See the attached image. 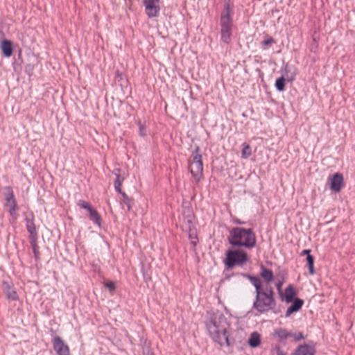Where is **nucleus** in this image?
Instances as JSON below:
<instances>
[{
    "label": "nucleus",
    "mask_w": 355,
    "mask_h": 355,
    "mask_svg": "<svg viewBox=\"0 0 355 355\" xmlns=\"http://www.w3.org/2000/svg\"><path fill=\"white\" fill-rule=\"evenodd\" d=\"M220 36L221 40L225 44H230L232 37V29L233 21L232 18V11L229 5H225L224 10L220 16Z\"/></svg>",
    "instance_id": "20e7f679"
},
{
    "label": "nucleus",
    "mask_w": 355,
    "mask_h": 355,
    "mask_svg": "<svg viewBox=\"0 0 355 355\" xmlns=\"http://www.w3.org/2000/svg\"><path fill=\"white\" fill-rule=\"evenodd\" d=\"M77 205L82 209H85L86 210H87L91 207V205H89V202H87L83 200H78L77 202Z\"/></svg>",
    "instance_id": "bb28decb"
},
{
    "label": "nucleus",
    "mask_w": 355,
    "mask_h": 355,
    "mask_svg": "<svg viewBox=\"0 0 355 355\" xmlns=\"http://www.w3.org/2000/svg\"><path fill=\"white\" fill-rule=\"evenodd\" d=\"M307 265L310 275H313L315 273L314 268V258L311 254H308L306 257Z\"/></svg>",
    "instance_id": "5701e85b"
},
{
    "label": "nucleus",
    "mask_w": 355,
    "mask_h": 355,
    "mask_svg": "<svg viewBox=\"0 0 355 355\" xmlns=\"http://www.w3.org/2000/svg\"><path fill=\"white\" fill-rule=\"evenodd\" d=\"M31 243H32L33 247L34 253H35V256H37V254L38 253V251L37 250V245H36V243H35V241H33L32 240Z\"/></svg>",
    "instance_id": "7c9ffc66"
},
{
    "label": "nucleus",
    "mask_w": 355,
    "mask_h": 355,
    "mask_svg": "<svg viewBox=\"0 0 355 355\" xmlns=\"http://www.w3.org/2000/svg\"><path fill=\"white\" fill-rule=\"evenodd\" d=\"M293 302V304L286 310V317H289L293 313L298 311L304 304V301L300 298H295Z\"/></svg>",
    "instance_id": "dca6fc26"
},
{
    "label": "nucleus",
    "mask_w": 355,
    "mask_h": 355,
    "mask_svg": "<svg viewBox=\"0 0 355 355\" xmlns=\"http://www.w3.org/2000/svg\"><path fill=\"white\" fill-rule=\"evenodd\" d=\"M243 148L241 152L242 157L246 159L249 157L251 155V148L250 145L247 144H243Z\"/></svg>",
    "instance_id": "393cba45"
},
{
    "label": "nucleus",
    "mask_w": 355,
    "mask_h": 355,
    "mask_svg": "<svg viewBox=\"0 0 355 355\" xmlns=\"http://www.w3.org/2000/svg\"><path fill=\"white\" fill-rule=\"evenodd\" d=\"M248 343L251 347H253V348L257 347L261 344L260 334L257 331L252 332L250 334V336L249 338Z\"/></svg>",
    "instance_id": "f3484780"
},
{
    "label": "nucleus",
    "mask_w": 355,
    "mask_h": 355,
    "mask_svg": "<svg viewBox=\"0 0 355 355\" xmlns=\"http://www.w3.org/2000/svg\"><path fill=\"white\" fill-rule=\"evenodd\" d=\"M139 134L142 137L146 135L145 128L141 125L139 127Z\"/></svg>",
    "instance_id": "2f4dec72"
},
{
    "label": "nucleus",
    "mask_w": 355,
    "mask_h": 355,
    "mask_svg": "<svg viewBox=\"0 0 355 355\" xmlns=\"http://www.w3.org/2000/svg\"><path fill=\"white\" fill-rule=\"evenodd\" d=\"M343 187V176L339 173H335L331 178V189L335 192H339Z\"/></svg>",
    "instance_id": "f8f14e48"
},
{
    "label": "nucleus",
    "mask_w": 355,
    "mask_h": 355,
    "mask_svg": "<svg viewBox=\"0 0 355 355\" xmlns=\"http://www.w3.org/2000/svg\"><path fill=\"white\" fill-rule=\"evenodd\" d=\"M274 334L281 341L286 340L288 338H293L295 341H298L304 338V336L302 333H292L284 328L276 329L275 330Z\"/></svg>",
    "instance_id": "1a4fd4ad"
},
{
    "label": "nucleus",
    "mask_w": 355,
    "mask_h": 355,
    "mask_svg": "<svg viewBox=\"0 0 355 355\" xmlns=\"http://www.w3.org/2000/svg\"><path fill=\"white\" fill-rule=\"evenodd\" d=\"M112 291L114 289V283L112 282Z\"/></svg>",
    "instance_id": "e433bc0d"
},
{
    "label": "nucleus",
    "mask_w": 355,
    "mask_h": 355,
    "mask_svg": "<svg viewBox=\"0 0 355 355\" xmlns=\"http://www.w3.org/2000/svg\"><path fill=\"white\" fill-rule=\"evenodd\" d=\"M275 42V40L272 37H269L267 40H265L262 42V44L263 46H268L274 44Z\"/></svg>",
    "instance_id": "cd10ccee"
},
{
    "label": "nucleus",
    "mask_w": 355,
    "mask_h": 355,
    "mask_svg": "<svg viewBox=\"0 0 355 355\" xmlns=\"http://www.w3.org/2000/svg\"><path fill=\"white\" fill-rule=\"evenodd\" d=\"M3 286L8 300L13 301L18 300L19 297L16 291L8 282H3Z\"/></svg>",
    "instance_id": "4468645a"
},
{
    "label": "nucleus",
    "mask_w": 355,
    "mask_h": 355,
    "mask_svg": "<svg viewBox=\"0 0 355 355\" xmlns=\"http://www.w3.org/2000/svg\"><path fill=\"white\" fill-rule=\"evenodd\" d=\"M159 0H144V4L146 8V13L148 17H156L160 10L159 6L157 4Z\"/></svg>",
    "instance_id": "9b49d317"
},
{
    "label": "nucleus",
    "mask_w": 355,
    "mask_h": 355,
    "mask_svg": "<svg viewBox=\"0 0 355 355\" xmlns=\"http://www.w3.org/2000/svg\"><path fill=\"white\" fill-rule=\"evenodd\" d=\"M1 51L3 55L6 57L9 58L11 56L12 53V44L11 41L8 40H3L1 42L0 45Z\"/></svg>",
    "instance_id": "2eb2a0df"
},
{
    "label": "nucleus",
    "mask_w": 355,
    "mask_h": 355,
    "mask_svg": "<svg viewBox=\"0 0 355 355\" xmlns=\"http://www.w3.org/2000/svg\"><path fill=\"white\" fill-rule=\"evenodd\" d=\"M26 229L30 234L31 239L35 241L37 238V232L33 220L26 219Z\"/></svg>",
    "instance_id": "6ab92c4d"
},
{
    "label": "nucleus",
    "mask_w": 355,
    "mask_h": 355,
    "mask_svg": "<svg viewBox=\"0 0 355 355\" xmlns=\"http://www.w3.org/2000/svg\"><path fill=\"white\" fill-rule=\"evenodd\" d=\"M227 239L232 246L244 247L247 249L253 248L257 243L255 234L251 228L233 227L230 230Z\"/></svg>",
    "instance_id": "f03ea898"
},
{
    "label": "nucleus",
    "mask_w": 355,
    "mask_h": 355,
    "mask_svg": "<svg viewBox=\"0 0 355 355\" xmlns=\"http://www.w3.org/2000/svg\"><path fill=\"white\" fill-rule=\"evenodd\" d=\"M199 151L200 148L196 146L192 153L191 159L189 161V170L196 182H199L202 176L203 172L202 155L200 154Z\"/></svg>",
    "instance_id": "423d86ee"
},
{
    "label": "nucleus",
    "mask_w": 355,
    "mask_h": 355,
    "mask_svg": "<svg viewBox=\"0 0 355 355\" xmlns=\"http://www.w3.org/2000/svg\"><path fill=\"white\" fill-rule=\"evenodd\" d=\"M315 348L306 344L299 345L291 355H315Z\"/></svg>",
    "instance_id": "ddd939ff"
},
{
    "label": "nucleus",
    "mask_w": 355,
    "mask_h": 355,
    "mask_svg": "<svg viewBox=\"0 0 355 355\" xmlns=\"http://www.w3.org/2000/svg\"><path fill=\"white\" fill-rule=\"evenodd\" d=\"M260 275L267 283H270L274 279V275L272 271L266 268L263 266H261Z\"/></svg>",
    "instance_id": "a211bd4d"
},
{
    "label": "nucleus",
    "mask_w": 355,
    "mask_h": 355,
    "mask_svg": "<svg viewBox=\"0 0 355 355\" xmlns=\"http://www.w3.org/2000/svg\"><path fill=\"white\" fill-rule=\"evenodd\" d=\"M189 238L191 239V243L193 245H196V243H197V236L196 234H189Z\"/></svg>",
    "instance_id": "c85d7f7f"
},
{
    "label": "nucleus",
    "mask_w": 355,
    "mask_h": 355,
    "mask_svg": "<svg viewBox=\"0 0 355 355\" xmlns=\"http://www.w3.org/2000/svg\"><path fill=\"white\" fill-rule=\"evenodd\" d=\"M115 78L116 81H118L121 87H123L127 83L126 79L123 77V76L121 73H119V71L116 72Z\"/></svg>",
    "instance_id": "a878e982"
},
{
    "label": "nucleus",
    "mask_w": 355,
    "mask_h": 355,
    "mask_svg": "<svg viewBox=\"0 0 355 355\" xmlns=\"http://www.w3.org/2000/svg\"><path fill=\"white\" fill-rule=\"evenodd\" d=\"M285 81L286 78L284 76H281L277 79L275 83V87L279 91H284L285 89Z\"/></svg>",
    "instance_id": "b1692460"
},
{
    "label": "nucleus",
    "mask_w": 355,
    "mask_h": 355,
    "mask_svg": "<svg viewBox=\"0 0 355 355\" xmlns=\"http://www.w3.org/2000/svg\"><path fill=\"white\" fill-rule=\"evenodd\" d=\"M282 282H279L277 284V288L278 290H280L281 288H282Z\"/></svg>",
    "instance_id": "f704fd0d"
},
{
    "label": "nucleus",
    "mask_w": 355,
    "mask_h": 355,
    "mask_svg": "<svg viewBox=\"0 0 355 355\" xmlns=\"http://www.w3.org/2000/svg\"><path fill=\"white\" fill-rule=\"evenodd\" d=\"M105 286L111 291V282H107L105 283Z\"/></svg>",
    "instance_id": "72a5a7b5"
},
{
    "label": "nucleus",
    "mask_w": 355,
    "mask_h": 355,
    "mask_svg": "<svg viewBox=\"0 0 355 355\" xmlns=\"http://www.w3.org/2000/svg\"><path fill=\"white\" fill-rule=\"evenodd\" d=\"M54 350L58 355H71L69 346L58 336H54L52 340Z\"/></svg>",
    "instance_id": "9d476101"
},
{
    "label": "nucleus",
    "mask_w": 355,
    "mask_h": 355,
    "mask_svg": "<svg viewBox=\"0 0 355 355\" xmlns=\"http://www.w3.org/2000/svg\"><path fill=\"white\" fill-rule=\"evenodd\" d=\"M276 355H287V354L282 350L279 347H277L276 349Z\"/></svg>",
    "instance_id": "c756f323"
},
{
    "label": "nucleus",
    "mask_w": 355,
    "mask_h": 355,
    "mask_svg": "<svg viewBox=\"0 0 355 355\" xmlns=\"http://www.w3.org/2000/svg\"><path fill=\"white\" fill-rule=\"evenodd\" d=\"M230 324L225 316L220 311L214 313L207 323V331L214 342L220 345L230 346L231 345L228 335L227 329Z\"/></svg>",
    "instance_id": "f257e3e1"
},
{
    "label": "nucleus",
    "mask_w": 355,
    "mask_h": 355,
    "mask_svg": "<svg viewBox=\"0 0 355 355\" xmlns=\"http://www.w3.org/2000/svg\"><path fill=\"white\" fill-rule=\"evenodd\" d=\"M294 79V76H291V78H288L287 80L288 81H292Z\"/></svg>",
    "instance_id": "c9c22d12"
},
{
    "label": "nucleus",
    "mask_w": 355,
    "mask_h": 355,
    "mask_svg": "<svg viewBox=\"0 0 355 355\" xmlns=\"http://www.w3.org/2000/svg\"><path fill=\"white\" fill-rule=\"evenodd\" d=\"M247 277L249 278L251 283L255 287L256 292L262 291L265 290V288H263L261 286L262 282L259 278H258L257 277H254V276H250V275H247Z\"/></svg>",
    "instance_id": "4be33fe9"
},
{
    "label": "nucleus",
    "mask_w": 355,
    "mask_h": 355,
    "mask_svg": "<svg viewBox=\"0 0 355 355\" xmlns=\"http://www.w3.org/2000/svg\"><path fill=\"white\" fill-rule=\"evenodd\" d=\"M274 295L275 293L271 287H267L264 291L256 292L253 308L259 314L272 311L276 306Z\"/></svg>",
    "instance_id": "7ed1b4c3"
},
{
    "label": "nucleus",
    "mask_w": 355,
    "mask_h": 355,
    "mask_svg": "<svg viewBox=\"0 0 355 355\" xmlns=\"http://www.w3.org/2000/svg\"><path fill=\"white\" fill-rule=\"evenodd\" d=\"M4 198H5V204L4 206L11 217L13 219H17L18 217L17 210L18 206L17 203V200L15 198L13 191L11 187H5L4 189Z\"/></svg>",
    "instance_id": "0eeeda50"
},
{
    "label": "nucleus",
    "mask_w": 355,
    "mask_h": 355,
    "mask_svg": "<svg viewBox=\"0 0 355 355\" xmlns=\"http://www.w3.org/2000/svg\"><path fill=\"white\" fill-rule=\"evenodd\" d=\"M296 295L295 288L293 285H289L286 289L284 293L285 300L286 302H292L294 300V297Z\"/></svg>",
    "instance_id": "aec40b11"
},
{
    "label": "nucleus",
    "mask_w": 355,
    "mask_h": 355,
    "mask_svg": "<svg viewBox=\"0 0 355 355\" xmlns=\"http://www.w3.org/2000/svg\"><path fill=\"white\" fill-rule=\"evenodd\" d=\"M311 250H304L302 251V252L300 253V256H304V255H306V257L308 256V254H311Z\"/></svg>",
    "instance_id": "473e14b6"
},
{
    "label": "nucleus",
    "mask_w": 355,
    "mask_h": 355,
    "mask_svg": "<svg viewBox=\"0 0 355 355\" xmlns=\"http://www.w3.org/2000/svg\"><path fill=\"white\" fill-rule=\"evenodd\" d=\"M87 211L89 212L90 220L100 225L101 218L98 212L92 206Z\"/></svg>",
    "instance_id": "412c9836"
},
{
    "label": "nucleus",
    "mask_w": 355,
    "mask_h": 355,
    "mask_svg": "<svg viewBox=\"0 0 355 355\" xmlns=\"http://www.w3.org/2000/svg\"><path fill=\"white\" fill-rule=\"evenodd\" d=\"M225 254L224 263L227 270L233 268L235 266H242L249 260L248 254L241 250H228Z\"/></svg>",
    "instance_id": "39448f33"
},
{
    "label": "nucleus",
    "mask_w": 355,
    "mask_h": 355,
    "mask_svg": "<svg viewBox=\"0 0 355 355\" xmlns=\"http://www.w3.org/2000/svg\"><path fill=\"white\" fill-rule=\"evenodd\" d=\"M114 175L116 176V179L114 180V189L116 191L119 193L122 196V200L124 203L128 206V209H130L131 208V201L125 192H123L121 190V184L125 180L124 175L121 174V170L119 168L114 170Z\"/></svg>",
    "instance_id": "6e6552de"
}]
</instances>
